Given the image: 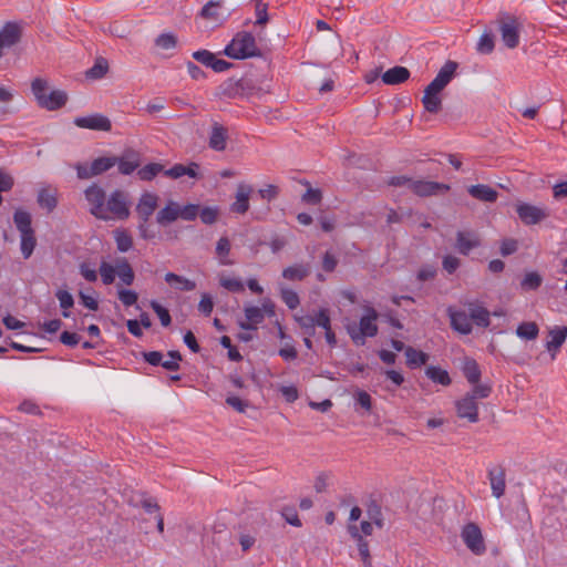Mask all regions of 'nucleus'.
I'll list each match as a JSON object with an SVG mask.
<instances>
[{"mask_svg": "<svg viewBox=\"0 0 567 567\" xmlns=\"http://www.w3.org/2000/svg\"><path fill=\"white\" fill-rule=\"evenodd\" d=\"M130 217V202L128 195L121 190H113L105 200L102 212L99 214L97 219L109 220H125Z\"/></svg>", "mask_w": 567, "mask_h": 567, "instance_id": "1", "label": "nucleus"}, {"mask_svg": "<svg viewBox=\"0 0 567 567\" xmlns=\"http://www.w3.org/2000/svg\"><path fill=\"white\" fill-rule=\"evenodd\" d=\"M378 312L371 308H365V315H363L360 319L359 324L355 323L347 326V332L349 333L351 340L357 346H363L365 343V338H372L378 334Z\"/></svg>", "mask_w": 567, "mask_h": 567, "instance_id": "2", "label": "nucleus"}, {"mask_svg": "<svg viewBox=\"0 0 567 567\" xmlns=\"http://www.w3.org/2000/svg\"><path fill=\"white\" fill-rule=\"evenodd\" d=\"M225 54L231 59H247L259 56L260 51L256 44L255 37L246 31L238 32L231 42L225 48Z\"/></svg>", "mask_w": 567, "mask_h": 567, "instance_id": "3", "label": "nucleus"}, {"mask_svg": "<svg viewBox=\"0 0 567 567\" xmlns=\"http://www.w3.org/2000/svg\"><path fill=\"white\" fill-rule=\"evenodd\" d=\"M116 163V156L97 157L92 163H76L74 169L76 171L79 179H90L107 172L114 167Z\"/></svg>", "mask_w": 567, "mask_h": 567, "instance_id": "4", "label": "nucleus"}, {"mask_svg": "<svg viewBox=\"0 0 567 567\" xmlns=\"http://www.w3.org/2000/svg\"><path fill=\"white\" fill-rule=\"evenodd\" d=\"M461 538L474 555L480 556L486 551L485 540L477 524L472 522L465 524L461 530Z\"/></svg>", "mask_w": 567, "mask_h": 567, "instance_id": "5", "label": "nucleus"}, {"mask_svg": "<svg viewBox=\"0 0 567 567\" xmlns=\"http://www.w3.org/2000/svg\"><path fill=\"white\" fill-rule=\"evenodd\" d=\"M516 213L525 225H536L549 216L546 207H539L526 203L516 205Z\"/></svg>", "mask_w": 567, "mask_h": 567, "instance_id": "6", "label": "nucleus"}, {"mask_svg": "<svg viewBox=\"0 0 567 567\" xmlns=\"http://www.w3.org/2000/svg\"><path fill=\"white\" fill-rule=\"evenodd\" d=\"M106 197L104 188L96 183L91 184L84 189V198L87 202L89 212L95 218L102 212Z\"/></svg>", "mask_w": 567, "mask_h": 567, "instance_id": "7", "label": "nucleus"}, {"mask_svg": "<svg viewBox=\"0 0 567 567\" xmlns=\"http://www.w3.org/2000/svg\"><path fill=\"white\" fill-rule=\"evenodd\" d=\"M74 124L80 128H87L102 132H110L112 128V123L110 118L100 113L75 117Z\"/></svg>", "mask_w": 567, "mask_h": 567, "instance_id": "8", "label": "nucleus"}, {"mask_svg": "<svg viewBox=\"0 0 567 567\" xmlns=\"http://www.w3.org/2000/svg\"><path fill=\"white\" fill-rule=\"evenodd\" d=\"M456 414L460 419H465L471 423L478 422V403L472 396L465 394L455 402Z\"/></svg>", "mask_w": 567, "mask_h": 567, "instance_id": "9", "label": "nucleus"}, {"mask_svg": "<svg viewBox=\"0 0 567 567\" xmlns=\"http://www.w3.org/2000/svg\"><path fill=\"white\" fill-rule=\"evenodd\" d=\"M449 189V185L431 181L412 179V183H410V190L421 197L445 193Z\"/></svg>", "mask_w": 567, "mask_h": 567, "instance_id": "10", "label": "nucleus"}, {"mask_svg": "<svg viewBox=\"0 0 567 567\" xmlns=\"http://www.w3.org/2000/svg\"><path fill=\"white\" fill-rule=\"evenodd\" d=\"M158 206V196L154 193H144L136 205V214L140 220L148 221Z\"/></svg>", "mask_w": 567, "mask_h": 567, "instance_id": "11", "label": "nucleus"}, {"mask_svg": "<svg viewBox=\"0 0 567 567\" xmlns=\"http://www.w3.org/2000/svg\"><path fill=\"white\" fill-rule=\"evenodd\" d=\"M193 58L203 65L212 68L215 72H224L230 68L229 62L217 59L215 54L208 50L195 51Z\"/></svg>", "mask_w": 567, "mask_h": 567, "instance_id": "12", "label": "nucleus"}, {"mask_svg": "<svg viewBox=\"0 0 567 567\" xmlns=\"http://www.w3.org/2000/svg\"><path fill=\"white\" fill-rule=\"evenodd\" d=\"M68 95L62 90H53L47 95H38V105L49 111H55L65 105Z\"/></svg>", "mask_w": 567, "mask_h": 567, "instance_id": "13", "label": "nucleus"}, {"mask_svg": "<svg viewBox=\"0 0 567 567\" xmlns=\"http://www.w3.org/2000/svg\"><path fill=\"white\" fill-rule=\"evenodd\" d=\"M499 31H501L502 40L507 48L514 49L518 45L519 31H518V24L515 19L509 18L507 21H502Z\"/></svg>", "mask_w": 567, "mask_h": 567, "instance_id": "14", "label": "nucleus"}, {"mask_svg": "<svg viewBox=\"0 0 567 567\" xmlns=\"http://www.w3.org/2000/svg\"><path fill=\"white\" fill-rule=\"evenodd\" d=\"M549 340L546 342V349L551 355V360H555L557 352L564 344L567 338V327L556 326L548 331Z\"/></svg>", "mask_w": 567, "mask_h": 567, "instance_id": "15", "label": "nucleus"}, {"mask_svg": "<svg viewBox=\"0 0 567 567\" xmlns=\"http://www.w3.org/2000/svg\"><path fill=\"white\" fill-rule=\"evenodd\" d=\"M252 193L250 185L240 183L237 186L235 202L230 205V210L237 214H245L249 209V197Z\"/></svg>", "mask_w": 567, "mask_h": 567, "instance_id": "16", "label": "nucleus"}, {"mask_svg": "<svg viewBox=\"0 0 567 567\" xmlns=\"http://www.w3.org/2000/svg\"><path fill=\"white\" fill-rule=\"evenodd\" d=\"M488 480L493 496L499 498L506 489L505 470L498 465L488 470Z\"/></svg>", "mask_w": 567, "mask_h": 567, "instance_id": "17", "label": "nucleus"}, {"mask_svg": "<svg viewBox=\"0 0 567 567\" xmlns=\"http://www.w3.org/2000/svg\"><path fill=\"white\" fill-rule=\"evenodd\" d=\"M21 38V28L14 22H7L0 30V51L10 48L19 42Z\"/></svg>", "mask_w": 567, "mask_h": 567, "instance_id": "18", "label": "nucleus"}, {"mask_svg": "<svg viewBox=\"0 0 567 567\" xmlns=\"http://www.w3.org/2000/svg\"><path fill=\"white\" fill-rule=\"evenodd\" d=\"M441 90L433 87V85L429 84L422 97V103L429 113L436 114L442 109V99H441Z\"/></svg>", "mask_w": 567, "mask_h": 567, "instance_id": "19", "label": "nucleus"}, {"mask_svg": "<svg viewBox=\"0 0 567 567\" xmlns=\"http://www.w3.org/2000/svg\"><path fill=\"white\" fill-rule=\"evenodd\" d=\"M228 140V131L226 127L220 125L217 122H214L212 125V131L209 134L208 145L212 150L221 152L226 148Z\"/></svg>", "mask_w": 567, "mask_h": 567, "instance_id": "20", "label": "nucleus"}, {"mask_svg": "<svg viewBox=\"0 0 567 567\" xmlns=\"http://www.w3.org/2000/svg\"><path fill=\"white\" fill-rule=\"evenodd\" d=\"M457 69V63L454 61H447L439 71L434 80L430 83L433 87H436L441 91L445 89V86L451 82L454 78Z\"/></svg>", "mask_w": 567, "mask_h": 567, "instance_id": "21", "label": "nucleus"}, {"mask_svg": "<svg viewBox=\"0 0 567 567\" xmlns=\"http://www.w3.org/2000/svg\"><path fill=\"white\" fill-rule=\"evenodd\" d=\"M245 321H239L238 324L244 330H256L257 326L264 321V309L257 306L245 307Z\"/></svg>", "mask_w": 567, "mask_h": 567, "instance_id": "22", "label": "nucleus"}, {"mask_svg": "<svg viewBox=\"0 0 567 567\" xmlns=\"http://www.w3.org/2000/svg\"><path fill=\"white\" fill-rule=\"evenodd\" d=\"M451 319V326L454 330L462 334H468L472 331V321L465 311H454L451 308L447 310Z\"/></svg>", "mask_w": 567, "mask_h": 567, "instance_id": "23", "label": "nucleus"}, {"mask_svg": "<svg viewBox=\"0 0 567 567\" xmlns=\"http://www.w3.org/2000/svg\"><path fill=\"white\" fill-rule=\"evenodd\" d=\"M481 245L477 236L472 233L458 231L456 234L455 248L462 255H468L470 251Z\"/></svg>", "mask_w": 567, "mask_h": 567, "instance_id": "24", "label": "nucleus"}, {"mask_svg": "<svg viewBox=\"0 0 567 567\" xmlns=\"http://www.w3.org/2000/svg\"><path fill=\"white\" fill-rule=\"evenodd\" d=\"M348 532L351 535V537L353 539H355L358 543L359 555L361 556V559L363 560L364 566L371 567V559H370L368 542L360 534L359 528L355 525H349Z\"/></svg>", "mask_w": 567, "mask_h": 567, "instance_id": "25", "label": "nucleus"}, {"mask_svg": "<svg viewBox=\"0 0 567 567\" xmlns=\"http://www.w3.org/2000/svg\"><path fill=\"white\" fill-rule=\"evenodd\" d=\"M410 78V71L404 66H394L382 74V81L388 85H396Z\"/></svg>", "mask_w": 567, "mask_h": 567, "instance_id": "26", "label": "nucleus"}, {"mask_svg": "<svg viewBox=\"0 0 567 567\" xmlns=\"http://www.w3.org/2000/svg\"><path fill=\"white\" fill-rule=\"evenodd\" d=\"M178 218V204L173 200H169L167 205L164 208H162L156 215V221L161 226H167L168 224L175 221Z\"/></svg>", "mask_w": 567, "mask_h": 567, "instance_id": "27", "label": "nucleus"}, {"mask_svg": "<svg viewBox=\"0 0 567 567\" xmlns=\"http://www.w3.org/2000/svg\"><path fill=\"white\" fill-rule=\"evenodd\" d=\"M165 281L174 289L176 290H179V291H193L195 290L196 288V282L186 278V277H183V276H179V275H176L174 272H167L165 275Z\"/></svg>", "mask_w": 567, "mask_h": 567, "instance_id": "28", "label": "nucleus"}, {"mask_svg": "<svg viewBox=\"0 0 567 567\" xmlns=\"http://www.w3.org/2000/svg\"><path fill=\"white\" fill-rule=\"evenodd\" d=\"M468 193L472 197L486 203H494L497 199V192L484 184L471 186Z\"/></svg>", "mask_w": 567, "mask_h": 567, "instance_id": "29", "label": "nucleus"}, {"mask_svg": "<svg viewBox=\"0 0 567 567\" xmlns=\"http://www.w3.org/2000/svg\"><path fill=\"white\" fill-rule=\"evenodd\" d=\"M37 202L41 208L51 213L58 205L56 192L50 188H41Z\"/></svg>", "mask_w": 567, "mask_h": 567, "instance_id": "30", "label": "nucleus"}, {"mask_svg": "<svg viewBox=\"0 0 567 567\" xmlns=\"http://www.w3.org/2000/svg\"><path fill=\"white\" fill-rule=\"evenodd\" d=\"M468 316L471 321H474L480 327L486 328L491 323L488 310L480 305L470 303Z\"/></svg>", "mask_w": 567, "mask_h": 567, "instance_id": "31", "label": "nucleus"}, {"mask_svg": "<svg viewBox=\"0 0 567 567\" xmlns=\"http://www.w3.org/2000/svg\"><path fill=\"white\" fill-rule=\"evenodd\" d=\"M116 275L126 286H131L134 282L135 275L126 258L116 259Z\"/></svg>", "mask_w": 567, "mask_h": 567, "instance_id": "32", "label": "nucleus"}, {"mask_svg": "<svg viewBox=\"0 0 567 567\" xmlns=\"http://www.w3.org/2000/svg\"><path fill=\"white\" fill-rule=\"evenodd\" d=\"M310 274V266L303 264H296L282 270V277L287 280H302Z\"/></svg>", "mask_w": 567, "mask_h": 567, "instance_id": "33", "label": "nucleus"}, {"mask_svg": "<svg viewBox=\"0 0 567 567\" xmlns=\"http://www.w3.org/2000/svg\"><path fill=\"white\" fill-rule=\"evenodd\" d=\"M13 221L21 235L34 231L31 226V215L23 209L14 212Z\"/></svg>", "mask_w": 567, "mask_h": 567, "instance_id": "34", "label": "nucleus"}, {"mask_svg": "<svg viewBox=\"0 0 567 567\" xmlns=\"http://www.w3.org/2000/svg\"><path fill=\"white\" fill-rule=\"evenodd\" d=\"M463 373L471 384H476L481 379V370L474 359L466 358L463 364Z\"/></svg>", "mask_w": 567, "mask_h": 567, "instance_id": "35", "label": "nucleus"}, {"mask_svg": "<svg viewBox=\"0 0 567 567\" xmlns=\"http://www.w3.org/2000/svg\"><path fill=\"white\" fill-rule=\"evenodd\" d=\"M406 364L410 368H417L426 363L429 355L420 350L412 347L405 349Z\"/></svg>", "mask_w": 567, "mask_h": 567, "instance_id": "36", "label": "nucleus"}, {"mask_svg": "<svg viewBox=\"0 0 567 567\" xmlns=\"http://www.w3.org/2000/svg\"><path fill=\"white\" fill-rule=\"evenodd\" d=\"M241 85L238 81L228 79L218 86V95L220 97L234 99L240 92Z\"/></svg>", "mask_w": 567, "mask_h": 567, "instance_id": "37", "label": "nucleus"}, {"mask_svg": "<svg viewBox=\"0 0 567 567\" xmlns=\"http://www.w3.org/2000/svg\"><path fill=\"white\" fill-rule=\"evenodd\" d=\"M113 234L118 251L126 252L133 247V238L127 230L115 229Z\"/></svg>", "mask_w": 567, "mask_h": 567, "instance_id": "38", "label": "nucleus"}, {"mask_svg": "<svg viewBox=\"0 0 567 567\" xmlns=\"http://www.w3.org/2000/svg\"><path fill=\"white\" fill-rule=\"evenodd\" d=\"M425 374L429 379H431L435 383H439L442 385L451 384V378H450L447 371H445L439 367H427L425 370Z\"/></svg>", "mask_w": 567, "mask_h": 567, "instance_id": "39", "label": "nucleus"}, {"mask_svg": "<svg viewBox=\"0 0 567 567\" xmlns=\"http://www.w3.org/2000/svg\"><path fill=\"white\" fill-rule=\"evenodd\" d=\"M539 328L535 322H523L516 329V334L525 340H535L538 337Z\"/></svg>", "mask_w": 567, "mask_h": 567, "instance_id": "40", "label": "nucleus"}, {"mask_svg": "<svg viewBox=\"0 0 567 567\" xmlns=\"http://www.w3.org/2000/svg\"><path fill=\"white\" fill-rule=\"evenodd\" d=\"M164 172V166L159 163H151L137 171L141 181H152L157 174Z\"/></svg>", "mask_w": 567, "mask_h": 567, "instance_id": "41", "label": "nucleus"}, {"mask_svg": "<svg viewBox=\"0 0 567 567\" xmlns=\"http://www.w3.org/2000/svg\"><path fill=\"white\" fill-rule=\"evenodd\" d=\"M230 252V241L227 237H220L216 245V255L219 258L221 265H231V261L227 259Z\"/></svg>", "mask_w": 567, "mask_h": 567, "instance_id": "42", "label": "nucleus"}, {"mask_svg": "<svg viewBox=\"0 0 567 567\" xmlns=\"http://www.w3.org/2000/svg\"><path fill=\"white\" fill-rule=\"evenodd\" d=\"M219 285L230 292L244 291V284L238 278H231L225 275L219 276Z\"/></svg>", "mask_w": 567, "mask_h": 567, "instance_id": "43", "label": "nucleus"}, {"mask_svg": "<svg viewBox=\"0 0 567 567\" xmlns=\"http://www.w3.org/2000/svg\"><path fill=\"white\" fill-rule=\"evenodd\" d=\"M35 244H37V239L34 236V231L21 235L20 247H21V252L25 259H28L32 255Z\"/></svg>", "mask_w": 567, "mask_h": 567, "instance_id": "44", "label": "nucleus"}, {"mask_svg": "<svg viewBox=\"0 0 567 567\" xmlns=\"http://www.w3.org/2000/svg\"><path fill=\"white\" fill-rule=\"evenodd\" d=\"M100 275L104 285L113 284L116 275V264L112 265L106 261H102L100 265Z\"/></svg>", "mask_w": 567, "mask_h": 567, "instance_id": "45", "label": "nucleus"}, {"mask_svg": "<svg viewBox=\"0 0 567 567\" xmlns=\"http://www.w3.org/2000/svg\"><path fill=\"white\" fill-rule=\"evenodd\" d=\"M219 8L218 2L209 1L202 8L200 16L204 19L217 22L220 19Z\"/></svg>", "mask_w": 567, "mask_h": 567, "instance_id": "46", "label": "nucleus"}, {"mask_svg": "<svg viewBox=\"0 0 567 567\" xmlns=\"http://www.w3.org/2000/svg\"><path fill=\"white\" fill-rule=\"evenodd\" d=\"M117 166L118 171L123 175H130L132 174L138 166L140 161L136 156L134 158H125V157H117Z\"/></svg>", "mask_w": 567, "mask_h": 567, "instance_id": "47", "label": "nucleus"}, {"mask_svg": "<svg viewBox=\"0 0 567 567\" xmlns=\"http://www.w3.org/2000/svg\"><path fill=\"white\" fill-rule=\"evenodd\" d=\"M55 296L60 302V307L63 309V317L68 318L70 316L68 309L72 308L74 305L72 295L66 290H58Z\"/></svg>", "mask_w": 567, "mask_h": 567, "instance_id": "48", "label": "nucleus"}, {"mask_svg": "<svg viewBox=\"0 0 567 567\" xmlns=\"http://www.w3.org/2000/svg\"><path fill=\"white\" fill-rule=\"evenodd\" d=\"M155 44L162 50H172L177 44V38L173 33H162L155 39Z\"/></svg>", "mask_w": 567, "mask_h": 567, "instance_id": "49", "label": "nucleus"}, {"mask_svg": "<svg viewBox=\"0 0 567 567\" xmlns=\"http://www.w3.org/2000/svg\"><path fill=\"white\" fill-rule=\"evenodd\" d=\"M542 277L539 274L532 271L527 272L522 280V288L525 290H536L542 285Z\"/></svg>", "mask_w": 567, "mask_h": 567, "instance_id": "50", "label": "nucleus"}, {"mask_svg": "<svg viewBox=\"0 0 567 567\" xmlns=\"http://www.w3.org/2000/svg\"><path fill=\"white\" fill-rule=\"evenodd\" d=\"M107 69L109 66L105 60H97L95 64L86 71V76L91 79H101L106 74Z\"/></svg>", "mask_w": 567, "mask_h": 567, "instance_id": "51", "label": "nucleus"}, {"mask_svg": "<svg viewBox=\"0 0 567 567\" xmlns=\"http://www.w3.org/2000/svg\"><path fill=\"white\" fill-rule=\"evenodd\" d=\"M198 213H199L198 205L188 204V205H185L184 207H181L178 205V215H179V218H182L183 220H188V221L194 220L198 216Z\"/></svg>", "mask_w": 567, "mask_h": 567, "instance_id": "52", "label": "nucleus"}, {"mask_svg": "<svg viewBox=\"0 0 567 567\" xmlns=\"http://www.w3.org/2000/svg\"><path fill=\"white\" fill-rule=\"evenodd\" d=\"M492 392V388L488 384H481L477 382L476 384H473V389L471 392H467L466 394L468 396H472L473 400L477 401V399H486L489 396Z\"/></svg>", "mask_w": 567, "mask_h": 567, "instance_id": "53", "label": "nucleus"}, {"mask_svg": "<svg viewBox=\"0 0 567 567\" xmlns=\"http://www.w3.org/2000/svg\"><path fill=\"white\" fill-rule=\"evenodd\" d=\"M198 215L204 224L213 225L217 221L219 210L217 207H204Z\"/></svg>", "mask_w": 567, "mask_h": 567, "instance_id": "54", "label": "nucleus"}, {"mask_svg": "<svg viewBox=\"0 0 567 567\" xmlns=\"http://www.w3.org/2000/svg\"><path fill=\"white\" fill-rule=\"evenodd\" d=\"M168 359H162V367L168 371H177L179 369V361L182 360V355L178 351H169L167 353Z\"/></svg>", "mask_w": 567, "mask_h": 567, "instance_id": "55", "label": "nucleus"}, {"mask_svg": "<svg viewBox=\"0 0 567 567\" xmlns=\"http://www.w3.org/2000/svg\"><path fill=\"white\" fill-rule=\"evenodd\" d=\"M213 309H214V301H213L212 296L207 292L202 293L200 300L198 302V311L202 315L208 317L213 312Z\"/></svg>", "mask_w": 567, "mask_h": 567, "instance_id": "56", "label": "nucleus"}, {"mask_svg": "<svg viewBox=\"0 0 567 567\" xmlns=\"http://www.w3.org/2000/svg\"><path fill=\"white\" fill-rule=\"evenodd\" d=\"M48 90H49V82L42 78H35L31 82V91H32V94L34 95L37 102H38L39 94H42V95L49 94Z\"/></svg>", "mask_w": 567, "mask_h": 567, "instance_id": "57", "label": "nucleus"}, {"mask_svg": "<svg viewBox=\"0 0 567 567\" xmlns=\"http://www.w3.org/2000/svg\"><path fill=\"white\" fill-rule=\"evenodd\" d=\"M151 307L154 310V312L158 316L161 323L164 327H168L172 322V318L168 310L164 308L162 305H159L157 301H152Z\"/></svg>", "mask_w": 567, "mask_h": 567, "instance_id": "58", "label": "nucleus"}, {"mask_svg": "<svg viewBox=\"0 0 567 567\" xmlns=\"http://www.w3.org/2000/svg\"><path fill=\"white\" fill-rule=\"evenodd\" d=\"M477 51L483 54H488L494 50V39L491 34H483L477 43Z\"/></svg>", "mask_w": 567, "mask_h": 567, "instance_id": "59", "label": "nucleus"}, {"mask_svg": "<svg viewBox=\"0 0 567 567\" xmlns=\"http://www.w3.org/2000/svg\"><path fill=\"white\" fill-rule=\"evenodd\" d=\"M281 299L289 309H296L300 303L297 292L291 289H281Z\"/></svg>", "mask_w": 567, "mask_h": 567, "instance_id": "60", "label": "nucleus"}, {"mask_svg": "<svg viewBox=\"0 0 567 567\" xmlns=\"http://www.w3.org/2000/svg\"><path fill=\"white\" fill-rule=\"evenodd\" d=\"M442 266H443V269L447 274L452 275L461 266V260H460V258H457L453 255H446V256H444V258L442 260Z\"/></svg>", "mask_w": 567, "mask_h": 567, "instance_id": "61", "label": "nucleus"}, {"mask_svg": "<svg viewBox=\"0 0 567 567\" xmlns=\"http://www.w3.org/2000/svg\"><path fill=\"white\" fill-rule=\"evenodd\" d=\"M118 299L125 307H131L137 302L138 296L133 290L122 289L117 292Z\"/></svg>", "mask_w": 567, "mask_h": 567, "instance_id": "62", "label": "nucleus"}, {"mask_svg": "<svg viewBox=\"0 0 567 567\" xmlns=\"http://www.w3.org/2000/svg\"><path fill=\"white\" fill-rule=\"evenodd\" d=\"M354 398H355L357 403L362 409H364L368 412L371 411L372 400H371V395L368 392H365L363 390H358L354 394Z\"/></svg>", "mask_w": 567, "mask_h": 567, "instance_id": "63", "label": "nucleus"}, {"mask_svg": "<svg viewBox=\"0 0 567 567\" xmlns=\"http://www.w3.org/2000/svg\"><path fill=\"white\" fill-rule=\"evenodd\" d=\"M368 516L370 520L375 524L379 528L383 526V518L381 508L377 504H371L368 508Z\"/></svg>", "mask_w": 567, "mask_h": 567, "instance_id": "64", "label": "nucleus"}]
</instances>
